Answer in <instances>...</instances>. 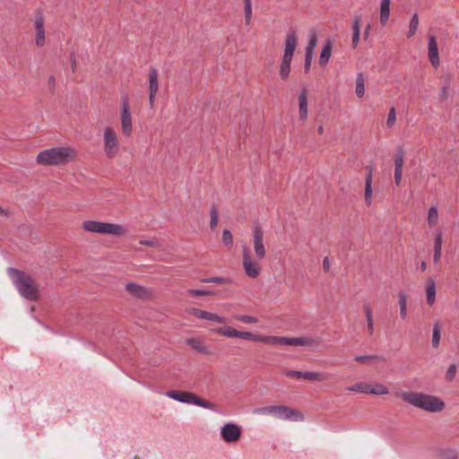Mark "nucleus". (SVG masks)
<instances>
[{"instance_id": "f257e3e1", "label": "nucleus", "mask_w": 459, "mask_h": 459, "mask_svg": "<svg viewBox=\"0 0 459 459\" xmlns=\"http://www.w3.org/2000/svg\"><path fill=\"white\" fill-rule=\"evenodd\" d=\"M401 398L403 402L430 412L441 411L445 408L444 402L434 395L418 392H403Z\"/></svg>"}, {"instance_id": "f03ea898", "label": "nucleus", "mask_w": 459, "mask_h": 459, "mask_svg": "<svg viewBox=\"0 0 459 459\" xmlns=\"http://www.w3.org/2000/svg\"><path fill=\"white\" fill-rule=\"evenodd\" d=\"M8 273L19 293L28 300H38L39 298V285L31 276L18 269L9 267Z\"/></svg>"}, {"instance_id": "7ed1b4c3", "label": "nucleus", "mask_w": 459, "mask_h": 459, "mask_svg": "<svg viewBox=\"0 0 459 459\" xmlns=\"http://www.w3.org/2000/svg\"><path fill=\"white\" fill-rule=\"evenodd\" d=\"M75 156V151L67 146L54 147L41 151L37 156L39 164L57 166L69 162Z\"/></svg>"}, {"instance_id": "20e7f679", "label": "nucleus", "mask_w": 459, "mask_h": 459, "mask_svg": "<svg viewBox=\"0 0 459 459\" xmlns=\"http://www.w3.org/2000/svg\"><path fill=\"white\" fill-rule=\"evenodd\" d=\"M82 228L86 231L100 234H109L117 237L123 236L126 232V230L123 225L109 222H100L96 221H83Z\"/></svg>"}, {"instance_id": "39448f33", "label": "nucleus", "mask_w": 459, "mask_h": 459, "mask_svg": "<svg viewBox=\"0 0 459 459\" xmlns=\"http://www.w3.org/2000/svg\"><path fill=\"white\" fill-rule=\"evenodd\" d=\"M167 395L176 401L185 403H192L195 404L197 406L209 409V410H214L215 405L206 400H204L200 397H198L196 394L190 393V392H185V391H169L167 393Z\"/></svg>"}, {"instance_id": "423d86ee", "label": "nucleus", "mask_w": 459, "mask_h": 459, "mask_svg": "<svg viewBox=\"0 0 459 459\" xmlns=\"http://www.w3.org/2000/svg\"><path fill=\"white\" fill-rule=\"evenodd\" d=\"M320 344V340L301 336V337H286V336H274L273 345H290V346H305L311 349L316 348Z\"/></svg>"}, {"instance_id": "0eeeda50", "label": "nucleus", "mask_w": 459, "mask_h": 459, "mask_svg": "<svg viewBox=\"0 0 459 459\" xmlns=\"http://www.w3.org/2000/svg\"><path fill=\"white\" fill-rule=\"evenodd\" d=\"M104 152L108 159L114 158L119 151L118 136L114 129L106 127L104 130Z\"/></svg>"}, {"instance_id": "6e6552de", "label": "nucleus", "mask_w": 459, "mask_h": 459, "mask_svg": "<svg viewBox=\"0 0 459 459\" xmlns=\"http://www.w3.org/2000/svg\"><path fill=\"white\" fill-rule=\"evenodd\" d=\"M243 268L245 273L252 279L256 278L262 271V267L251 255V251L247 246L243 247Z\"/></svg>"}, {"instance_id": "1a4fd4ad", "label": "nucleus", "mask_w": 459, "mask_h": 459, "mask_svg": "<svg viewBox=\"0 0 459 459\" xmlns=\"http://www.w3.org/2000/svg\"><path fill=\"white\" fill-rule=\"evenodd\" d=\"M120 121L123 134L125 136H130L132 134L133 126L129 100L126 95L121 100Z\"/></svg>"}, {"instance_id": "9d476101", "label": "nucleus", "mask_w": 459, "mask_h": 459, "mask_svg": "<svg viewBox=\"0 0 459 459\" xmlns=\"http://www.w3.org/2000/svg\"><path fill=\"white\" fill-rule=\"evenodd\" d=\"M349 391L359 392L371 394H387L389 393L387 387L381 383L371 385L367 382H358L347 388Z\"/></svg>"}, {"instance_id": "9b49d317", "label": "nucleus", "mask_w": 459, "mask_h": 459, "mask_svg": "<svg viewBox=\"0 0 459 459\" xmlns=\"http://www.w3.org/2000/svg\"><path fill=\"white\" fill-rule=\"evenodd\" d=\"M276 409L279 411H275L274 417L278 419L292 421H302L304 420V415L300 411L289 406L277 405Z\"/></svg>"}, {"instance_id": "f8f14e48", "label": "nucleus", "mask_w": 459, "mask_h": 459, "mask_svg": "<svg viewBox=\"0 0 459 459\" xmlns=\"http://www.w3.org/2000/svg\"><path fill=\"white\" fill-rule=\"evenodd\" d=\"M253 243L256 257L259 260L264 259L266 255V249L264 245V230L259 225L255 226L253 230Z\"/></svg>"}, {"instance_id": "ddd939ff", "label": "nucleus", "mask_w": 459, "mask_h": 459, "mask_svg": "<svg viewBox=\"0 0 459 459\" xmlns=\"http://www.w3.org/2000/svg\"><path fill=\"white\" fill-rule=\"evenodd\" d=\"M34 29L36 31L35 43L38 47H43L46 42L45 38V18L41 12L35 13Z\"/></svg>"}, {"instance_id": "4468645a", "label": "nucleus", "mask_w": 459, "mask_h": 459, "mask_svg": "<svg viewBox=\"0 0 459 459\" xmlns=\"http://www.w3.org/2000/svg\"><path fill=\"white\" fill-rule=\"evenodd\" d=\"M222 439L227 443L235 442L241 436V429L234 423H226L221 429Z\"/></svg>"}, {"instance_id": "2eb2a0df", "label": "nucleus", "mask_w": 459, "mask_h": 459, "mask_svg": "<svg viewBox=\"0 0 459 459\" xmlns=\"http://www.w3.org/2000/svg\"><path fill=\"white\" fill-rule=\"evenodd\" d=\"M285 376L293 378H304L309 381H325L326 380V375L319 373V372H312V371H299V370H286L284 372Z\"/></svg>"}, {"instance_id": "dca6fc26", "label": "nucleus", "mask_w": 459, "mask_h": 459, "mask_svg": "<svg viewBox=\"0 0 459 459\" xmlns=\"http://www.w3.org/2000/svg\"><path fill=\"white\" fill-rule=\"evenodd\" d=\"M405 152L403 147L398 146L396 148L395 154L394 156V182L396 186H399L402 181L403 167L404 162Z\"/></svg>"}, {"instance_id": "f3484780", "label": "nucleus", "mask_w": 459, "mask_h": 459, "mask_svg": "<svg viewBox=\"0 0 459 459\" xmlns=\"http://www.w3.org/2000/svg\"><path fill=\"white\" fill-rule=\"evenodd\" d=\"M235 337L252 342H263L270 345L274 344V335H259L247 331L237 330Z\"/></svg>"}, {"instance_id": "a211bd4d", "label": "nucleus", "mask_w": 459, "mask_h": 459, "mask_svg": "<svg viewBox=\"0 0 459 459\" xmlns=\"http://www.w3.org/2000/svg\"><path fill=\"white\" fill-rule=\"evenodd\" d=\"M158 77V70L154 67H151L149 74V103L152 108L154 105L155 97L159 90Z\"/></svg>"}, {"instance_id": "6ab92c4d", "label": "nucleus", "mask_w": 459, "mask_h": 459, "mask_svg": "<svg viewBox=\"0 0 459 459\" xmlns=\"http://www.w3.org/2000/svg\"><path fill=\"white\" fill-rule=\"evenodd\" d=\"M428 56L429 62L431 65L437 68L439 64V54H438V48H437V38L433 35L429 37L428 41Z\"/></svg>"}, {"instance_id": "aec40b11", "label": "nucleus", "mask_w": 459, "mask_h": 459, "mask_svg": "<svg viewBox=\"0 0 459 459\" xmlns=\"http://www.w3.org/2000/svg\"><path fill=\"white\" fill-rule=\"evenodd\" d=\"M298 44V39L295 32L288 34L285 40L284 55L282 59L290 60L292 59L295 48Z\"/></svg>"}, {"instance_id": "412c9836", "label": "nucleus", "mask_w": 459, "mask_h": 459, "mask_svg": "<svg viewBox=\"0 0 459 459\" xmlns=\"http://www.w3.org/2000/svg\"><path fill=\"white\" fill-rule=\"evenodd\" d=\"M367 176L365 178V203L367 205H370L372 204V179H373V167L367 166Z\"/></svg>"}, {"instance_id": "4be33fe9", "label": "nucleus", "mask_w": 459, "mask_h": 459, "mask_svg": "<svg viewBox=\"0 0 459 459\" xmlns=\"http://www.w3.org/2000/svg\"><path fill=\"white\" fill-rule=\"evenodd\" d=\"M316 46V34L313 33L311 36L308 44L306 48V54H305V65H304V70L306 73H307L310 69L313 54H314V48Z\"/></svg>"}, {"instance_id": "5701e85b", "label": "nucleus", "mask_w": 459, "mask_h": 459, "mask_svg": "<svg viewBox=\"0 0 459 459\" xmlns=\"http://www.w3.org/2000/svg\"><path fill=\"white\" fill-rule=\"evenodd\" d=\"M443 244V233L441 230H437L434 233V256L433 260L435 264H437L441 258Z\"/></svg>"}, {"instance_id": "b1692460", "label": "nucleus", "mask_w": 459, "mask_h": 459, "mask_svg": "<svg viewBox=\"0 0 459 459\" xmlns=\"http://www.w3.org/2000/svg\"><path fill=\"white\" fill-rule=\"evenodd\" d=\"M299 119L305 121L307 117V97L306 90H303L299 96Z\"/></svg>"}, {"instance_id": "393cba45", "label": "nucleus", "mask_w": 459, "mask_h": 459, "mask_svg": "<svg viewBox=\"0 0 459 459\" xmlns=\"http://www.w3.org/2000/svg\"><path fill=\"white\" fill-rule=\"evenodd\" d=\"M427 302L432 306L436 300V281L433 278H429L426 282Z\"/></svg>"}, {"instance_id": "a878e982", "label": "nucleus", "mask_w": 459, "mask_h": 459, "mask_svg": "<svg viewBox=\"0 0 459 459\" xmlns=\"http://www.w3.org/2000/svg\"><path fill=\"white\" fill-rule=\"evenodd\" d=\"M360 22H361L360 16L354 17L353 22H352V40H351L353 48H357L359 41Z\"/></svg>"}, {"instance_id": "bb28decb", "label": "nucleus", "mask_w": 459, "mask_h": 459, "mask_svg": "<svg viewBox=\"0 0 459 459\" xmlns=\"http://www.w3.org/2000/svg\"><path fill=\"white\" fill-rule=\"evenodd\" d=\"M332 48H333V42L330 39H327L325 41V44L321 51L320 57H319V65L321 66H325L331 56L332 54Z\"/></svg>"}, {"instance_id": "cd10ccee", "label": "nucleus", "mask_w": 459, "mask_h": 459, "mask_svg": "<svg viewBox=\"0 0 459 459\" xmlns=\"http://www.w3.org/2000/svg\"><path fill=\"white\" fill-rule=\"evenodd\" d=\"M391 0H381L380 2V23L385 26L390 15Z\"/></svg>"}, {"instance_id": "c85d7f7f", "label": "nucleus", "mask_w": 459, "mask_h": 459, "mask_svg": "<svg viewBox=\"0 0 459 459\" xmlns=\"http://www.w3.org/2000/svg\"><path fill=\"white\" fill-rule=\"evenodd\" d=\"M126 289L128 292L137 298H144L148 294L147 290L143 287L133 282L126 284Z\"/></svg>"}, {"instance_id": "c756f323", "label": "nucleus", "mask_w": 459, "mask_h": 459, "mask_svg": "<svg viewBox=\"0 0 459 459\" xmlns=\"http://www.w3.org/2000/svg\"><path fill=\"white\" fill-rule=\"evenodd\" d=\"M398 305L400 307V316L404 320L407 317V295L404 291L398 293Z\"/></svg>"}, {"instance_id": "7c9ffc66", "label": "nucleus", "mask_w": 459, "mask_h": 459, "mask_svg": "<svg viewBox=\"0 0 459 459\" xmlns=\"http://www.w3.org/2000/svg\"><path fill=\"white\" fill-rule=\"evenodd\" d=\"M186 343L191 346L194 350L204 353L208 354V349L204 345L203 342L196 338H189L186 340Z\"/></svg>"}, {"instance_id": "2f4dec72", "label": "nucleus", "mask_w": 459, "mask_h": 459, "mask_svg": "<svg viewBox=\"0 0 459 459\" xmlns=\"http://www.w3.org/2000/svg\"><path fill=\"white\" fill-rule=\"evenodd\" d=\"M365 81L363 74L359 73L356 76V89L355 92L358 98H362L365 94Z\"/></svg>"}, {"instance_id": "473e14b6", "label": "nucleus", "mask_w": 459, "mask_h": 459, "mask_svg": "<svg viewBox=\"0 0 459 459\" xmlns=\"http://www.w3.org/2000/svg\"><path fill=\"white\" fill-rule=\"evenodd\" d=\"M200 281H201V282H204V283H216V284H230V283H231V280L230 278L221 277V276L202 278Z\"/></svg>"}, {"instance_id": "72a5a7b5", "label": "nucleus", "mask_w": 459, "mask_h": 459, "mask_svg": "<svg viewBox=\"0 0 459 459\" xmlns=\"http://www.w3.org/2000/svg\"><path fill=\"white\" fill-rule=\"evenodd\" d=\"M441 339V327L438 323H435L433 325L432 340L431 343L434 348H437Z\"/></svg>"}, {"instance_id": "f704fd0d", "label": "nucleus", "mask_w": 459, "mask_h": 459, "mask_svg": "<svg viewBox=\"0 0 459 459\" xmlns=\"http://www.w3.org/2000/svg\"><path fill=\"white\" fill-rule=\"evenodd\" d=\"M438 457L440 459H457L458 453L453 448H444L438 451Z\"/></svg>"}, {"instance_id": "c9c22d12", "label": "nucleus", "mask_w": 459, "mask_h": 459, "mask_svg": "<svg viewBox=\"0 0 459 459\" xmlns=\"http://www.w3.org/2000/svg\"><path fill=\"white\" fill-rule=\"evenodd\" d=\"M290 60L282 59L280 66V76L282 80H286L290 72Z\"/></svg>"}, {"instance_id": "e433bc0d", "label": "nucleus", "mask_w": 459, "mask_h": 459, "mask_svg": "<svg viewBox=\"0 0 459 459\" xmlns=\"http://www.w3.org/2000/svg\"><path fill=\"white\" fill-rule=\"evenodd\" d=\"M437 219H438V212H437V209L436 206H432L429 208V212H428V224L429 227H434L437 222Z\"/></svg>"}, {"instance_id": "4c0bfd02", "label": "nucleus", "mask_w": 459, "mask_h": 459, "mask_svg": "<svg viewBox=\"0 0 459 459\" xmlns=\"http://www.w3.org/2000/svg\"><path fill=\"white\" fill-rule=\"evenodd\" d=\"M418 25H419V17H418L417 13H414L410 22L409 30L407 33L408 38L412 37L416 33V31L418 30Z\"/></svg>"}, {"instance_id": "58836bf2", "label": "nucleus", "mask_w": 459, "mask_h": 459, "mask_svg": "<svg viewBox=\"0 0 459 459\" xmlns=\"http://www.w3.org/2000/svg\"><path fill=\"white\" fill-rule=\"evenodd\" d=\"M213 331L215 333H217L218 334H221L223 336L235 337L237 329H234L233 327H230V326H226V327L216 328Z\"/></svg>"}, {"instance_id": "ea45409f", "label": "nucleus", "mask_w": 459, "mask_h": 459, "mask_svg": "<svg viewBox=\"0 0 459 459\" xmlns=\"http://www.w3.org/2000/svg\"><path fill=\"white\" fill-rule=\"evenodd\" d=\"M355 361L357 362H371L376 360H382L383 359L377 355H358L355 357Z\"/></svg>"}, {"instance_id": "a19ab883", "label": "nucleus", "mask_w": 459, "mask_h": 459, "mask_svg": "<svg viewBox=\"0 0 459 459\" xmlns=\"http://www.w3.org/2000/svg\"><path fill=\"white\" fill-rule=\"evenodd\" d=\"M244 11H245V22L247 25L250 23L252 17V4L251 0H244Z\"/></svg>"}, {"instance_id": "79ce46f5", "label": "nucleus", "mask_w": 459, "mask_h": 459, "mask_svg": "<svg viewBox=\"0 0 459 459\" xmlns=\"http://www.w3.org/2000/svg\"><path fill=\"white\" fill-rule=\"evenodd\" d=\"M211 216V221H210V227L211 229H215L218 224V218H219V212L215 205H212L210 212Z\"/></svg>"}, {"instance_id": "37998d69", "label": "nucleus", "mask_w": 459, "mask_h": 459, "mask_svg": "<svg viewBox=\"0 0 459 459\" xmlns=\"http://www.w3.org/2000/svg\"><path fill=\"white\" fill-rule=\"evenodd\" d=\"M222 242L225 247H230L233 245V237L231 232L229 230H224L222 231Z\"/></svg>"}, {"instance_id": "c03bdc74", "label": "nucleus", "mask_w": 459, "mask_h": 459, "mask_svg": "<svg viewBox=\"0 0 459 459\" xmlns=\"http://www.w3.org/2000/svg\"><path fill=\"white\" fill-rule=\"evenodd\" d=\"M235 318L245 324H255L258 322V319L256 317L247 315H238L236 316Z\"/></svg>"}, {"instance_id": "a18cd8bd", "label": "nucleus", "mask_w": 459, "mask_h": 459, "mask_svg": "<svg viewBox=\"0 0 459 459\" xmlns=\"http://www.w3.org/2000/svg\"><path fill=\"white\" fill-rule=\"evenodd\" d=\"M187 293L194 297H202V296H212L213 295L212 291L205 290H187Z\"/></svg>"}, {"instance_id": "49530a36", "label": "nucleus", "mask_w": 459, "mask_h": 459, "mask_svg": "<svg viewBox=\"0 0 459 459\" xmlns=\"http://www.w3.org/2000/svg\"><path fill=\"white\" fill-rule=\"evenodd\" d=\"M456 371H457V367L455 364H451L448 368H447V371L446 373V379L448 381V382H451L454 380L455 375H456Z\"/></svg>"}, {"instance_id": "de8ad7c7", "label": "nucleus", "mask_w": 459, "mask_h": 459, "mask_svg": "<svg viewBox=\"0 0 459 459\" xmlns=\"http://www.w3.org/2000/svg\"><path fill=\"white\" fill-rule=\"evenodd\" d=\"M396 121V111L394 108H391L388 112V117L386 120V126L388 127H392Z\"/></svg>"}, {"instance_id": "09e8293b", "label": "nucleus", "mask_w": 459, "mask_h": 459, "mask_svg": "<svg viewBox=\"0 0 459 459\" xmlns=\"http://www.w3.org/2000/svg\"><path fill=\"white\" fill-rule=\"evenodd\" d=\"M277 405H271V406H265L262 407L256 410V412L262 413V414H273L274 416L275 411H279L276 409Z\"/></svg>"}, {"instance_id": "8fccbe9b", "label": "nucleus", "mask_w": 459, "mask_h": 459, "mask_svg": "<svg viewBox=\"0 0 459 459\" xmlns=\"http://www.w3.org/2000/svg\"><path fill=\"white\" fill-rule=\"evenodd\" d=\"M205 319L210 320V321H214V322H217L220 324H222L225 322L224 317H222L217 314L211 313V312H206Z\"/></svg>"}, {"instance_id": "3c124183", "label": "nucleus", "mask_w": 459, "mask_h": 459, "mask_svg": "<svg viewBox=\"0 0 459 459\" xmlns=\"http://www.w3.org/2000/svg\"><path fill=\"white\" fill-rule=\"evenodd\" d=\"M363 310L366 316L367 321L373 320V310L369 303L363 305Z\"/></svg>"}, {"instance_id": "603ef678", "label": "nucleus", "mask_w": 459, "mask_h": 459, "mask_svg": "<svg viewBox=\"0 0 459 459\" xmlns=\"http://www.w3.org/2000/svg\"><path fill=\"white\" fill-rule=\"evenodd\" d=\"M206 312L207 311H204V310H202L199 308H195V307L190 309L191 315H193L198 318H202V319H205Z\"/></svg>"}, {"instance_id": "864d4df0", "label": "nucleus", "mask_w": 459, "mask_h": 459, "mask_svg": "<svg viewBox=\"0 0 459 459\" xmlns=\"http://www.w3.org/2000/svg\"><path fill=\"white\" fill-rule=\"evenodd\" d=\"M140 244L147 247H155L157 241L155 239H141Z\"/></svg>"}, {"instance_id": "5fc2aeb1", "label": "nucleus", "mask_w": 459, "mask_h": 459, "mask_svg": "<svg viewBox=\"0 0 459 459\" xmlns=\"http://www.w3.org/2000/svg\"><path fill=\"white\" fill-rule=\"evenodd\" d=\"M70 60L72 70L74 72L76 69V57L74 52L70 54Z\"/></svg>"}, {"instance_id": "6e6d98bb", "label": "nucleus", "mask_w": 459, "mask_h": 459, "mask_svg": "<svg viewBox=\"0 0 459 459\" xmlns=\"http://www.w3.org/2000/svg\"><path fill=\"white\" fill-rule=\"evenodd\" d=\"M323 269L326 273L330 270V261L327 256H325L323 260Z\"/></svg>"}, {"instance_id": "4d7b16f0", "label": "nucleus", "mask_w": 459, "mask_h": 459, "mask_svg": "<svg viewBox=\"0 0 459 459\" xmlns=\"http://www.w3.org/2000/svg\"><path fill=\"white\" fill-rule=\"evenodd\" d=\"M368 334L371 336L374 333V320L367 321Z\"/></svg>"}, {"instance_id": "13d9d810", "label": "nucleus", "mask_w": 459, "mask_h": 459, "mask_svg": "<svg viewBox=\"0 0 459 459\" xmlns=\"http://www.w3.org/2000/svg\"><path fill=\"white\" fill-rule=\"evenodd\" d=\"M55 77L53 75H51L49 78H48V84L50 85H54L55 84Z\"/></svg>"}, {"instance_id": "bf43d9fd", "label": "nucleus", "mask_w": 459, "mask_h": 459, "mask_svg": "<svg viewBox=\"0 0 459 459\" xmlns=\"http://www.w3.org/2000/svg\"><path fill=\"white\" fill-rule=\"evenodd\" d=\"M420 269L421 271H425L427 269V263L426 262H421L420 264Z\"/></svg>"}, {"instance_id": "052dcab7", "label": "nucleus", "mask_w": 459, "mask_h": 459, "mask_svg": "<svg viewBox=\"0 0 459 459\" xmlns=\"http://www.w3.org/2000/svg\"><path fill=\"white\" fill-rule=\"evenodd\" d=\"M317 133H318L319 134H324V126H319L317 127Z\"/></svg>"}, {"instance_id": "680f3d73", "label": "nucleus", "mask_w": 459, "mask_h": 459, "mask_svg": "<svg viewBox=\"0 0 459 459\" xmlns=\"http://www.w3.org/2000/svg\"><path fill=\"white\" fill-rule=\"evenodd\" d=\"M446 97V88L443 87L442 88V98L445 99Z\"/></svg>"}, {"instance_id": "e2e57ef3", "label": "nucleus", "mask_w": 459, "mask_h": 459, "mask_svg": "<svg viewBox=\"0 0 459 459\" xmlns=\"http://www.w3.org/2000/svg\"><path fill=\"white\" fill-rule=\"evenodd\" d=\"M369 30H370V26H369V25H368V26H367V28H366V30H365V32H364V37H365V38H367V37H368Z\"/></svg>"}]
</instances>
